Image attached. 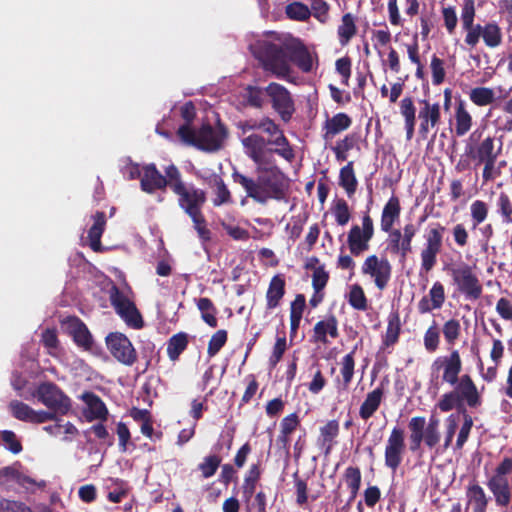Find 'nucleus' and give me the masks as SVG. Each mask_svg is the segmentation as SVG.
Wrapping results in <instances>:
<instances>
[{
	"label": "nucleus",
	"instance_id": "1",
	"mask_svg": "<svg viewBox=\"0 0 512 512\" xmlns=\"http://www.w3.org/2000/svg\"><path fill=\"white\" fill-rule=\"evenodd\" d=\"M250 49L261 67L277 78L289 77L292 72L291 64H295L304 73H309L313 69L312 56L298 38L289 37L277 43L257 41L250 45Z\"/></svg>",
	"mask_w": 512,
	"mask_h": 512
},
{
	"label": "nucleus",
	"instance_id": "2",
	"mask_svg": "<svg viewBox=\"0 0 512 512\" xmlns=\"http://www.w3.org/2000/svg\"><path fill=\"white\" fill-rule=\"evenodd\" d=\"M256 178H252L233 169L231 178L246 192V197L258 204H266L269 200L287 202L290 180L275 161L255 167Z\"/></svg>",
	"mask_w": 512,
	"mask_h": 512
},
{
	"label": "nucleus",
	"instance_id": "3",
	"mask_svg": "<svg viewBox=\"0 0 512 512\" xmlns=\"http://www.w3.org/2000/svg\"><path fill=\"white\" fill-rule=\"evenodd\" d=\"M462 369L463 363L457 349H453L448 355L435 358L431 364L432 374L438 375L442 372V382L453 387L452 390L445 392L438 401L457 394L460 401H467L469 408H478L482 405L481 394L469 374L460 375Z\"/></svg>",
	"mask_w": 512,
	"mask_h": 512
},
{
	"label": "nucleus",
	"instance_id": "4",
	"mask_svg": "<svg viewBox=\"0 0 512 512\" xmlns=\"http://www.w3.org/2000/svg\"><path fill=\"white\" fill-rule=\"evenodd\" d=\"M165 173L173 180L171 191L177 196L179 208L193 222L194 229L203 241L211 239V231L207 228V221L203 214V207L207 201L206 191L197 188L194 184H187L177 166L171 164L165 168Z\"/></svg>",
	"mask_w": 512,
	"mask_h": 512
},
{
	"label": "nucleus",
	"instance_id": "5",
	"mask_svg": "<svg viewBox=\"0 0 512 512\" xmlns=\"http://www.w3.org/2000/svg\"><path fill=\"white\" fill-rule=\"evenodd\" d=\"M180 140L189 146L199 150L214 152L221 148L222 142L227 137V129L222 123L213 128L210 123H204L198 130L189 125H181L177 130Z\"/></svg>",
	"mask_w": 512,
	"mask_h": 512
},
{
	"label": "nucleus",
	"instance_id": "6",
	"mask_svg": "<svg viewBox=\"0 0 512 512\" xmlns=\"http://www.w3.org/2000/svg\"><path fill=\"white\" fill-rule=\"evenodd\" d=\"M33 395L49 410L58 412L60 415L68 414L71 409L70 398L53 382L40 383Z\"/></svg>",
	"mask_w": 512,
	"mask_h": 512
},
{
	"label": "nucleus",
	"instance_id": "7",
	"mask_svg": "<svg viewBox=\"0 0 512 512\" xmlns=\"http://www.w3.org/2000/svg\"><path fill=\"white\" fill-rule=\"evenodd\" d=\"M467 407V401H460L457 394L448 396L443 401H438L435 404V409H438L442 413L456 410L458 415L462 416L463 424L459 430L456 440L457 449H462L464 444L467 442L474 424L472 416L467 411Z\"/></svg>",
	"mask_w": 512,
	"mask_h": 512
},
{
	"label": "nucleus",
	"instance_id": "8",
	"mask_svg": "<svg viewBox=\"0 0 512 512\" xmlns=\"http://www.w3.org/2000/svg\"><path fill=\"white\" fill-rule=\"evenodd\" d=\"M445 227L436 223L434 227L427 230L424 235L425 243L420 252L421 272L429 273L437 264V256L443 247V234Z\"/></svg>",
	"mask_w": 512,
	"mask_h": 512
},
{
	"label": "nucleus",
	"instance_id": "9",
	"mask_svg": "<svg viewBox=\"0 0 512 512\" xmlns=\"http://www.w3.org/2000/svg\"><path fill=\"white\" fill-rule=\"evenodd\" d=\"M374 237V223L369 215L365 212L362 216V226L352 225L347 235V245L351 255L357 257L368 251L370 241Z\"/></svg>",
	"mask_w": 512,
	"mask_h": 512
},
{
	"label": "nucleus",
	"instance_id": "10",
	"mask_svg": "<svg viewBox=\"0 0 512 512\" xmlns=\"http://www.w3.org/2000/svg\"><path fill=\"white\" fill-rule=\"evenodd\" d=\"M453 283L457 290L468 300H478L483 292L482 284L472 268L463 263L461 266L450 270Z\"/></svg>",
	"mask_w": 512,
	"mask_h": 512
},
{
	"label": "nucleus",
	"instance_id": "11",
	"mask_svg": "<svg viewBox=\"0 0 512 512\" xmlns=\"http://www.w3.org/2000/svg\"><path fill=\"white\" fill-rule=\"evenodd\" d=\"M245 155L255 164V167L269 164L274 160L272 148H269V139L261 134L252 133L241 140Z\"/></svg>",
	"mask_w": 512,
	"mask_h": 512
},
{
	"label": "nucleus",
	"instance_id": "12",
	"mask_svg": "<svg viewBox=\"0 0 512 512\" xmlns=\"http://www.w3.org/2000/svg\"><path fill=\"white\" fill-rule=\"evenodd\" d=\"M264 91L271 100L272 108L283 122L288 123L295 112L294 100L289 90L281 84L272 82Z\"/></svg>",
	"mask_w": 512,
	"mask_h": 512
},
{
	"label": "nucleus",
	"instance_id": "13",
	"mask_svg": "<svg viewBox=\"0 0 512 512\" xmlns=\"http://www.w3.org/2000/svg\"><path fill=\"white\" fill-rule=\"evenodd\" d=\"M482 133L478 130L472 132L467 140L465 145V154L478 161V164H482L483 161L497 159L501 147L498 151L494 149L495 139L492 136H487L482 139L481 142L476 145L477 142L480 141Z\"/></svg>",
	"mask_w": 512,
	"mask_h": 512
},
{
	"label": "nucleus",
	"instance_id": "14",
	"mask_svg": "<svg viewBox=\"0 0 512 512\" xmlns=\"http://www.w3.org/2000/svg\"><path fill=\"white\" fill-rule=\"evenodd\" d=\"M361 272L370 276L379 290H384L392 276V265L387 258H379L372 254L364 260Z\"/></svg>",
	"mask_w": 512,
	"mask_h": 512
},
{
	"label": "nucleus",
	"instance_id": "15",
	"mask_svg": "<svg viewBox=\"0 0 512 512\" xmlns=\"http://www.w3.org/2000/svg\"><path fill=\"white\" fill-rule=\"evenodd\" d=\"M405 448V431L395 426L391 430L384 450L385 466L392 472H396L400 467L404 458Z\"/></svg>",
	"mask_w": 512,
	"mask_h": 512
},
{
	"label": "nucleus",
	"instance_id": "16",
	"mask_svg": "<svg viewBox=\"0 0 512 512\" xmlns=\"http://www.w3.org/2000/svg\"><path fill=\"white\" fill-rule=\"evenodd\" d=\"M106 345L112 356L120 363L131 366L137 360V353L129 338L120 332H111L106 336Z\"/></svg>",
	"mask_w": 512,
	"mask_h": 512
},
{
	"label": "nucleus",
	"instance_id": "17",
	"mask_svg": "<svg viewBox=\"0 0 512 512\" xmlns=\"http://www.w3.org/2000/svg\"><path fill=\"white\" fill-rule=\"evenodd\" d=\"M420 109L418 112L419 124V135L423 140L427 139L431 129L437 127L441 122V107L438 102L431 103L430 101L423 99L420 102Z\"/></svg>",
	"mask_w": 512,
	"mask_h": 512
},
{
	"label": "nucleus",
	"instance_id": "18",
	"mask_svg": "<svg viewBox=\"0 0 512 512\" xmlns=\"http://www.w3.org/2000/svg\"><path fill=\"white\" fill-rule=\"evenodd\" d=\"M173 180L165 173L162 175L156 165L151 163L143 166V174L140 181L141 190L152 194L157 190L171 189Z\"/></svg>",
	"mask_w": 512,
	"mask_h": 512
},
{
	"label": "nucleus",
	"instance_id": "19",
	"mask_svg": "<svg viewBox=\"0 0 512 512\" xmlns=\"http://www.w3.org/2000/svg\"><path fill=\"white\" fill-rule=\"evenodd\" d=\"M446 300L445 288L440 281L433 283L428 295L423 296L417 305L420 314L430 313L433 310L442 308Z\"/></svg>",
	"mask_w": 512,
	"mask_h": 512
},
{
	"label": "nucleus",
	"instance_id": "20",
	"mask_svg": "<svg viewBox=\"0 0 512 512\" xmlns=\"http://www.w3.org/2000/svg\"><path fill=\"white\" fill-rule=\"evenodd\" d=\"M81 399L87 406L84 410V415L88 421L107 420L108 409L98 395L93 392H85L82 394Z\"/></svg>",
	"mask_w": 512,
	"mask_h": 512
},
{
	"label": "nucleus",
	"instance_id": "21",
	"mask_svg": "<svg viewBox=\"0 0 512 512\" xmlns=\"http://www.w3.org/2000/svg\"><path fill=\"white\" fill-rule=\"evenodd\" d=\"M336 339L339 336L338 320L334 314L327 315L323 320L318 321L313 328V341L316 343L328 344L327 336Z\"/></svg>",
	"mask_w": 512,
	"mask_h": 512
},
{
	"label": "nucleus",
	"instance_id": "22",
	"mask_svg": "<svg viewBox=\"0 0 512 512\" xmlns=\"http://www.w3.org/2000/svg\"><path fill=\"white\" fill-rule=\"evenodd\" d=\"M487 486L492 492L497 506L507 507L510 504L511 488L507 478L492 476L488 480Z\"/></svg>",
	"mask_w": 512,
	"mask_h": 512
},
{
	"label": "nucleus",
	"instance_id": "23",
	"mask_svg": "<svg viewBox=\"0 0 512 512\" xmlns=\"http://www.w3.org/2000/svg\"><path fill=\"white\" fill-rule=\"evenodd\" d=\"M384 397V384L380 383L378 387L367 393L363 403L359 408V416L362 420L370 419L379 409Z\"/></svg>",
	"mask_w": 512,
	"mask_h": 512
},
{
	"label": "nucleus",
	"instance_id": "24",
	"mask_svg": "<svg viewBox=\"0 0 512 512\" xmlns=\"http://www.w3.org/2000/svg\"><path fill=\"white\" fill-rule=\"evenodd\" d=\"M357 350V346H355L352 351L346 354L341 360V368H340V377H336L334 380L336 389L338 391H347L353 376H354V368H355V359L354 355Z\"/></svg>",
	"mask_w": 512,
	"mask_h": 512
},
{
	"label": "nucleus",
	"instance_id": "25",
	"mask_svg": "<svg viewBox=\"0 0 512 512\" xmlns=\"http://www.w3.org/2000/svg\"><path fill=\"white\" fill-rule=\"evenodd\" d=\"M401 213L400 200L397 196H391L384 205L381 214V230L389 232L393 228L394 223L399 219Z\"/></svg>",
	"mask_w": 512,
	"mask_h": 512
},
{
	"label": "nucleus",
	"instance_id": "26",
	"mask_svg": "<svg viewBox=\"0 0 512 512\" xmlns=\"http://www.w3.org/2000/svg\"><path fill=\"white\" fill-rule=\"evenodd\" d=\"M284 295L285 279L283 275L277 274L272 277L266 292L267 309L272 310L278 307Z\"/></svg>",
	"mask_w": 512,
	"mask_h": 512
},
{
	"label": "nucleus",
	"instance_id": "27",
	"mask_svg": "<svg viewBox=\"0 0 512 512\" xmlns=\"http://www.w3.org/2000/svg\"><path fill=\"white\" fill-rule=\"evenodd\" d=\"M352 124V119L346 113L340 112L326 120L323 129V138L328 141L342 131L347 130Z\"/></svg>",
	"mask_w": 512,
	"mask_h": 512
},
{
	"label": "nucleus",
	"instance_id": "28",
	"mask_svg": "<svg viewBox=\"0 0 512 512\" xmlns=\"http://www.w3.org/2000/svg\"><path fill=\"white\" fill-rule=\"evenodd\" d=\"M94 223L88 231L90 247L94 252H102L101 237L106 226V215L103 211H97L93 215Z\"/></svg>",
	"mask_w": 512,
	"mask_h": 512
},
{
	"label": "nucleus",
	"instance_id": "29",
	"mask_svg": "<svg viewBox=\"0 0 512 512\" xmlns=\"http://www.w3.org/2000/svg\"><path fill=\"white\" fill-rule=\"evenodd\" d=\"M426 419L423 416L412 417L408 422L409 435V449L411 452H416L420 449L422 442H424V430Z\"/></svg>",
	"mask_w": 512,
	"mask_h": 512
},
{
	"label": "nucleus",
	"instance_id": "30",
	"mask_svg": "<svg viewBox=\"0 0 512 512\" xmlns=\"http://www.w3.org/2000/svg\"><path fill=\"white\" fill-rule=\"evenodd\" d=\"M208 184L210 187L214 188L213 193L215 197L212 200L214 206L218 207L232 203L231 192L220 175L212 174L208 180Z\"/></svg>",
	"mask_w": 512,
	"mask_h": 512
},
{
	"label": "nucleus",
	"instance_id": "31",
	"mask_svg": "<svg viewBox=\"0 0 512 512\" xmlns=\"http://www.w3.org/2000/svg\"><path fill=\"white\" fill-rule=\"evenodd\" d=\"M387 328L386 332L382 338L383 347H391L394 346L398 340L401 333V320L400 314L398 311H392L389 313L387 318Z\"/></svg>",
	"mask_w": 512,
	"mask_h": 512
},
{
	"label": "nucleus",
	"instance_id": "32",
	"mask_svg": "<svg viewBox=\"0 0 512 512\" xmlns=\"http://www.w3.org/2000/svg\"><path fill=\"white\" fill-rule=\"evenodd\" d=\"M70 328L74 342L84 350H90L93 346V339L87 326L75 317L71 321Z\"/></svg>",
	"mask_w": 512,
	"mask_h": 512
},
{
	"label": "nucleus",
	"instance_id": "33",
	"mask_svg": "<svg viewBox=\"0 0 512 512\" xmlns=\"http://www.w3.org/2000/svg\"><path fill=\"white\" fill-rule=\"evenodd\" d=\"M339 185L345 190L349 198L355 194L358 186V180L354 172L353 161H349L340 169Z\"/></svg>",
	"mask_w": 512,
	"mask_h": 512
},
{
	"label": "nucleus",
	"instance_id": "34",
	"mask_svg": "<svg viewBox=\"0 0 512 512\" xmlns=\"http://www.w3.org/2000/svg\"><path fill=\"white\" fill-rule=\"evenodd\" d=\"M472 116L467 111L463 101H459L455 108V129L457 137H462L469 132L472 127Z\"/></svg>",
	"mask_w": 512,
	"mask_h": 512
},
{
	"label": "nucleus",
	"instance_id": "35",
	"mask_svg": "<svg viewBox=\"0 0 512 512\" xmlns=\"http://www.w3.org/2000/svg\"><path fill=\"white\" fill-rule=\"evenodd\" d=\"M475 18V1L474 0H463L461 9V24L465 32H483L482 27L478 24L473 26ZM484 32H488L484 30Z\"/></svg>",
	"mask_w": 512,
	"mask_h": 512
},
{
	"label": "nucleus",
	"instance_id": "36",
	"mask_svg": "<svg viewBox=\"0 0 512 512\" xmlns=\"http://www.w3.org/2000/svg\"><path fill=\"white\" fill-rule=\"evenodd\" d=\"M340 427L337 420H330L320 428L319 442L325 447V453H330L334 439L339 435Z\"/></svg>",
	"mask_w": 512,
	"mask_h": 512
},
{
	"label": "nucleus",
	"instance_id": "37",
	"mask_svg": "<svg viewBox=\"0 0 512 512\" xmlns=\"http://www.w3.org/2000/svg\"><path fill=\"white\" fill-rule=\"evenodd\" d=\"M188 335L179 332L173 335L167 342V354L170 360L175 361L186 350L188 346Z\"/></svg>",
	"mask_w": 512,
	"mask_h": 512
},
{
	"label": "nucleus",
	"instance_id": "38",
	"mask_svg": "<svg viewBox=\"0 0 512 512\" xmlns=\"http://www.w3.org/2000/svg\"><path fill=\"white\" fill-rule=\"evenodd\" d=\"M260 476L261 470L259 464H252L244 477L242 486L243 496L246 501H249L253 496Z\"/></svg>",
	"mask_w": 512,
	"mask_h": 512
},
{
	"label": "nucleus",
	"instance_id": "39",
	"mask_svg": "<svg viewBox=\"0 0 512 512\" xmlns=\"http://www.w3.org/2000/svg\"><path fill=\"white\" fill-rule=\"evenodd\" d=\"M275 138L269 139V145L276 146L277 148L272 149V154L276 153L287 161H292L295 157L294 151L290 146V143L287 137L284 135V132L281 131L275 135Z\"/></svg>",
	"mask_w": 512,
	"mask_h": 512
},
{
	"label": "nucleus",
	"instance_id": "40",
	"mask_svg": "<svg viewBox=\"0 0 512 512\" xmlns=\"http://www.w3.org/2000/svg\"><path fill=\"white\" fill-rule=\"evenodd\" d=\"M469 503L473 506V512H485L488 500L483 488L478 484H473L467 489Z\"/></svg>",
	"mask_w": 512,
	"mask_h": 512
},
{
	"label": "nucleus",
	"instance_id": "41",
	"mask_svg": "<svg viewBox=\"0 0 512 512\" xmlns=\"http://www.w3.org/2000/svg\"><path fill=\"white\" fill-rule=\"evenodd\" d=\"M197 307L201 312L202 320L212 328L217 327V308L215 307L212 300L207 297L199 298L197 300Z\"/></svg>",
	"mask_w": 512,
	"mask_h": 512
},
{
	"label": "nucleus",
	"instance_id": "42",
	"mask_svg": "<svg viewBox=\"0 0 512 512\" xmlns=\"http://www.w3.org/2000/svg\"><path fill=\"white\" fill-rule=\"evenodd\" d=\"M127 307L128 308H125L118 315L128 327L133 329H142L144 327V320L135 303L133 302Z\"/></svg>",
	"mask_w": 512,
	"mask_h": 512
},
{
	"label": "nucleus",
	"instance_id": "43",
	"mask_svg": "<svg viewBox=\"0 0 512 512\" xmlns=\"http://www.w3.org/2000/svg\"><path fill=\"white\" fill-rule=\"evenodd\" d=\"M347 299L349 305L355 310L365 311L368 308L367 297L359 284L351 286Z\"/></svg>",
	"mask_w": 512,
	"mask_h": 512
},
{
	"label": "nucleus",
	"instance_id": "44",
	"mask_svg": "<svg viewBox=\"0 0 512 512\" xmlns=\"http://www.w3.org/2000/svg\"><path fill=\"white\" fill-rule=\"evenodd\" d=\"M109 300L117 314L125 308H128L127 306L133 303V301H131L129 297L116 285H113L109 290Z\"/></svg>",
	"mask_w": 512,
	"mask_h": 512
},
{
	"label": "nucleus",
	"instance_id": "45",
	"mask_svg": "<svg viewBox=\"0 0 512 512\" xmlns=\"http://www.w3.org/2000/svg\"><path fill=\"white\" fill-rule=\"evenodd\" d=\"M470 100L477 106H487L494 102V91L487 87H476L470 92Z\"/></svg>",
	"mask_w": 512,
	"mask_h": 512
},
{
	"label": "nucleus",
	"instance_id": "46",
	"mask_svg": "<svg viewBox=\"0 0 512 512\" xmlns=\"http://www.w3.org/2000/svg\"><path fill=\"white\" fill-rule=\"evenodd\" d=\"M285 12L288 18L297 21H305L311 16L309 7L301 2L288 4L285 8Z\"/></svg>",
	"mask_w": 512,
	"mask_h": 512
},
{
	"label": "nucleus",
	"instance_id": "47",
	"mask_svg": "<svg viewBox=\"0 0 512 512\" xmlns=\"http://www.w3.org/2000/svg\"><path fill=\"white\" fill-rule=\"evenodd\" d=\"M423 343L425 349L433 353L435 352L440 345V331L435 322L431 326L427 328V330L424 333Z\"/></svg>",
	"mask_w": 512,
	"mask_h": 512
},
{
	"label": "nucleus",
	"instance_id": "48",
	"mask_svg": "<svg viewBox=\"0 0 512 512\" xmlns=\"http://www.w3.org/2000/svg\"><path fill=\"white\" fill-rule=\"evenodd\" d=\"M221 461V457L216 454L204 457L203 461L198 465L203 478L212 477L221 465Z\"/></svg>",
	"mask_w": 512,
	"mask_h": 512
},
{
	"label": "nucleus",
	"instance_id": "49",
	"mask_svg": "<svg viewBox=\"0 0 512 512\" xmlns=\"http://www.w3.org/2000/svg\"><path fill=\"white\" fill-rule=\"evenodd\" d=\"M12 416L20 421L30 422L33 409L24 402L12 400L9 403Z\"/></svg>",
	"mask_w": 512,
	"mask_h": 512
},
{
	"label": "nucleus",
	"instance_id": "50",
	"mask_svg": "<svg viewBox=\"0 0 512 512\" xmlns=\"http://www.w3.org/2000/svg\"><path fill=\"white\" fill-rule=\"evenodd\" d=\"M445 341L448 345H454L461 333V325L457 319L447 320L442 327Z\"/></svg>",
	"mask_w": 512,
	"mask_h": 512
},
{
	"label": "nucleus",
	"instance_id": "51",
	"mask_svg": "<svg viewBox=\"0 0 512 512\" xmlns=\"http://www.w3.org/2000/svg\"><path fill=\"white\" fill-rule=\"evenodd\" d=\"M228 333L224 329L216 331L208 342L207 354L209 357H214L222 347L226 344Z\"/></svg>",
	"mask_w": 512,
	"mask_h": 512
},
{
	"label": "nucleus",
	"instance_id": "52",
	"mask_svg": "<svg viewBox=\"0 0 512 512\" xmlns=\"http://www.w3.org/2000/svg\"><path fill=\"white\" fill-rule=\"evenodd\" d=\"M488 205L482 200H475L470 206V213L473 223V228L483 223L488 216Z\"/></svg>",
	"mask_w": 512,
	"mask_h": 512
},
{
	"label": "nucleus",
	"instance_id": "53",
	"mask_svg": "<svg viewBox=\"0 0 512 512\" xmlns=\"http://www.w3.org/2000/svg\"><path fill=\"white\" fill-rule=\"evenodd\" d=\"M498 213L505 224L512 223V201L505 192H501L497 200Z\"/></svg>",
	"mask_w": 512,
	"mask_h": 512
},
{
	"label": "nucleus",
	"instance_id": "54",
	"mask_svg": "<svg viewBox=\"0 0 512 512\" xmlns=\"http://www.w3.org/2000/svg\"><path fill=\"white\" fill-rule=\"evenodd\" d=\"M430 69L432 74V83L435 86L442 84L445 80V62L436 55L432 56Z\"/></svg>",
	"mask_w": 512,
	"mask_h": 512
},
{
	"label": "nucleus",
	"instance_id": "55",
	"mask_svg": "<svg viewBox=\"0 0 512 512\" xmlns=\"http://www.w3.org/2000/svg\"><path fill=\"white\" fill-rule=\"evenodd\" d=\"M332 211L338 225L345 226L349 222L351 214L348 203L344 199H338Z\"/></svg>",
	"mask_w": 512,
	"mask_h": 512
},
{
	"label": "nucleus",
	"instance_id": "56",
	"mask_svg": "<svg viewBox=\"0 0 512 512\" xmlns=\"http://www.w3.org/2000/svg\"><path fill=\"white\" fill-rule=\"evenodd\" d=\"M14 482L17 483L18 485L22 486L26 490H31V491H34L35 488L43 490L47 486V483L45 480L37 481V480L23 474L20 471H18V473L16 474V478H15Z\"/></svg>",
	"mask_w": 512,
	"mask_h": 512
},
{
	"label": "nucleus",
	"instance_id": "57",
	"mask_svg": "<svg viewBox=\"0 0 512 512\" xmlns=\"http://www.w3.org/2000/svg\"><path fill=\"white\" fill-rule=\"evenodd\" d=\"M328 280L329 273L325 270V267L323 265L315 268L312 275V287L314 289V292L320 293L327 285Z\"/></svg>",
	"mask_w": 512,
	"mask_h": 512
},
{
	"label": "nucleus",
	"instance_id": "58",
	"mask_svg": "<svg viewBox=\"0 0 512 512\" xmlns=\"http://www.w3.org/2000/svg\"><path fill=\"white\" fill-rule=\"evenodd\" d=\"M344 480L347 484L348 489H360L361 487V471L358 467L355 466H349L345 469L344 472Z\"/></svg>",
	"mask_w": 512,
	"mask_h": 512
},
{
	"label": "nucleus",
	"instance_id": "59",
	"mask_svg": "<svg viewBox=\"0 0 512 512\" xmlns=\"http://www.w3.org/2000/svg\"><path fill=\"white\" fill-rule=\"evenodd\" d=\"M294 477V486L296 493V503L299 506H304L308 502V486L307 482L301 479L297 473L293 475Z\"/></svg>",
	"mask_w": 512,
	"mask_h": 512
},
{
	"label": "nucleus",
	"instance_id": "60",
	"mask_svg": "<svg viewBox=\"0 0 512 512\" xmlns=\"http://www.w3.org/2000/svg\"><path fill=\"white\" fill-rule=\"evenodd\" d=\"M311 15L321 23H325L329 17V4L325 0H310Z\"/></svg>",
	"mask_w": 512,
	"mask_h": 512
},
{
	"label": "nucleus",
	"instance_id": "61",
	"mask_svg": "<svg viewBox=\"0 0 512 512\" xmlns=\"http://www.w3.org/2000/svg\"><path fill=\"white\" fill-rule=\"evenodd\" d=\"M286 349L287 342L285 335H283L282 337H277L276 342L273 346L272 354L269 357V364L272 367H275L280 362Z\"/></svg>",
	"mask_w": 512,
	"mask_h": 512
},
{
	"label": "nucleus",
	"instance_id": "62",
	"mask_svg": "<svg viewBox=\"0 0 512 512\" xmlns=\"http://www.w3.org/2000/svg\"><path fill=\"white\" fill-rule=\"evenodd\" d=\"M246 100L251 107L261 108L264 103L262 89L256 86H248L246 88Z\"/></svg>",
	"mask_w": 512,
	"mask_h": 512
},
{
	"label": "nucleus",
	"instance_id": "63",
	"mask_svg": "<svg viewBox=\"0 0 512 512\" xmlns=\"http://www.w3.org/2000/svg\"><path fill=\"white\" fill-rule=\"evenodd\" d=\"M2 441L6 444V447L13 454H18L22 451V444L17 439L16 434L10 430H4L1 432Z\"/></svg>",
	"mask_w": 512,
	"mask_h": 512
},
{
	"label": "nucleus",
	"instance_id": "64",
	"mask_svg": "<svg viewBox=\"0 0 512 512\" xmlns=\"http://www.w3.org/2000/svg\"><path fill=\"white\" fill-rule=\"evenodd\" d=\"M300 426V418L296 412L285 416L280 422V431L291 435Z\"/></svg>",
	"mask_w": 512,
	"mask_h": 512
}]
</instances>
